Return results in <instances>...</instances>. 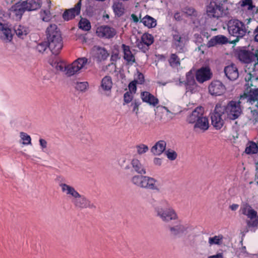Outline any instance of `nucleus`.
I'll use <instances>...</instances> for the list:
<instances>
[{
    "label": "nucleus",
    "mask_w": 258,
    "mask_h": 258,
    "mask_svg": "<svg viewBox=\"0 0 258 258\" xmlns=\"http://www.w3.org/2000/svg\"><path fill=\"white\" fill-rule=\"evenodd\" d=\"M45 33L48 48L53 54H59L62 48L63 43L61 34L57 26L55 24H49Z\"/></svg>",
    "instance_id": "obj_1"
},
{
    "label": "nucleus",
    "mask_w": 258,
    "mask_h": 258,
    "mask_svg": "<svg viewBox=\"0 0 258 258\" xmlns=\"http://www.w3.org/2000/svg\"><path fill=\"white\" fill-rule=\"evenodd\" d=\"M204 112L202 107H197L187 118L186 120L189 123L195 124L194 127L196 131L205 132L209 128V120L204 115Z\"/></svg>",
    "instance_id": "obj_2"
},
{
    "label": "nucleus",
    "mask_w": 258,
    "mask_h": 258,
    "mask_svg": "<svg viewBox=\"0 0 258 258\" xmlns=\"http://www.w3.org/2000/svg\"><path fill=\"white\" fill-rule=\"evenodd\" d=\"M206 14L210 18L218 19L229 14L227 1L212 0L206 7Z\"/></svg>",
    "instance_id": "obj_3"
},
{
    "label": "nucleus",
    "mask_w": 258,
    "mask_h": 258,
    "mask_svg": "<svg viewBox=\"0 0 258 258\" xmlns=\"http://www.w3.org/2000/svg\"><path fill=\"white\" fill-rule=\"evenodd\" d=\"M87 62L85 57L79 58L74 61L71 64L66 65L62 63H57L55 68L64 73L67 77H71L78 73L82 69Z\"/></svg>",
    "instance_id": "obj_4"
},
{
    "label": "nucleus",
    "mask_w": 258,
    "mask_h": 258,
    "mask_svg": "<svg viewBox=\"0 0 258 258\" xmlns=\"http://www.w3.org/2000/svg\"><path fill=\"white\" fill-rule=\"evenodd\" d=\"M243 101L240 97L238 101H230L225 105H223L221 103V107L227 118L234 120L238 118L242 112L241 105Z\"/></svg>",
    "instance_id": "obj_5"
},
{
    "label": "nucleus",
    "mask_w": 258,
    "mask_h": 258,
    "mask_svg": "<svg viewBox=\"0 0 258 258\" xmlns=\"http://www.w3.org/2000/svg\"><path fill=\"white\" fill-rule=\"evenodd\" d=\"M227 26L229 33L236 37L232 42L234 43L238 42L239 39L242 38L247 32L245 25L237 19L230 20L228 21Z\"/></svg>",
    "instance_id": "obj_6"
},
{
    "label": "nucleus",
    "mask_w": 258,
    "mask_h": 258,
    "mask_svg": "<svg viewBox=\"0 0 258 258\" xmlns=\"http://www.w3.org/2000/svg\"><path fill=\"white\" fill-rule=\"evenodd\" d=\"M240 212L246 216L249 220L246 221V224L248 227H258V215L251 206L247 203H243L240 209Z\"/></svg>",
    "instance_id": "obj_7"
},
{
    "label": "nucleus",
    "mask_w": 258,
    "mask_h": 258,
    "mask_svg": "<svg viewBox=\"0 0 258 258\" xmlns=\"http://www.w3.org/2000/svg\"><path fill=\"white\" fill-rule=\"evenodd\" d=\"M212 124L217 130L220 129L223 125L224 120L227 118L221 107V103H217L214 112L211 114Z\"/></svg>",
    "instance_id": "obj_8"
},
{
    "label": "nucleus",
    "mask_w": 258,
    "mask_h": 258,
    "mask_svg": "<svg viewBox=\"0 0 258 258\" xmlns=\"http://www.w3.org/2000/svg\"><path fill=\"white\" fill-rule=\"evenodd\" d=\"M156 215L163 221L168 222L171 220L178 219V216L175 211L172 207L163 209L162 207H157L155 209Z\"/></svg>",
    "instance_id": "obj_9"
},
{
    "label": "nucleus",
    "mask_w": 258,
    "mask_h": 258,
    "mask_svg": "<svg viewBox=\"0 0 258 258\" xmlns=\"http://www.w3.org/2000/svg\"><path fill=\"white\" fill-rule=\"evenodd\" d=\"M72 202L77 209H95V205L92 203L85 196L78 193L77 196L72 200Z\"/></svg>",
    "instance_id": "obj_10"
},
{
    "label": "nucleus",
    "mask_w": 258,
    "mask_h": 258,
    "mask_svg": "<svg viewBox=\"0 0 258 258\" xmlns=\"http://www.w3.org/2000/svg\"><path fill=\"white\" fill-rule=\"evenodd\" d=\"M154 41V37L150 34L144 33L140 40H138L136 42L137 47L144 52L148 51L149 46L152 45Z\"/></svg>",
    "instance_id": "obj_11"
},
{
    "label": "nucleus",
    "mask_w": 258,
    "mask_h": 258,
    "mask_svg": "<svg viewBox=\"0 0 258 258\" xmlns=\"http://www.w3.org/2000/svg\"><path fill=\"white\" fill-rule=\"evenodd\" d=\"M240 97L242 101L245 100L247 102H249L251 104L256 102L255 106L258 107V88H256V86H254V88L250 87L249 92L247 93H244Z\"/></svg>",
    "instance_id": "obj_12"
},
{
    "label": "nucleus",
    "mask_w": 258,
    "mask_h": 258,
    "mask_svg": "<svg viewBox=\"0 0 258 258\" xmlns=\"http://www.w3.org/2000/svg\"><path fill=\"white\" fill-rule=\"evenodd\" d=\"M96 33L98 37L107 39L112 38L116 34L115 29L108 26H101L98 27Z\"/></svg>",
    "instance_id": "obj_13"
},
{
    "label": "nucleus",
    "mask_w": 258,
    "mask_h": 258,
    "mask_svg": "<svg viewBox=\"0 0 258 258\" xmlns=\"http://www.w3.org/2000/svg\"><path fill=\"white\" fill-rule=\"evenodd\" d=\"M82 6V0L79 1L75 5L73 8L66 10L62 15V18L65 21H69L74 19L75 16L80 14Z\"/></svg>",
    "instance_id": "obj_14"
},
{
    "label": "nucleus",
    "mask_w": 258,
    "mask_h": 258,
    "mask_svg": "<svg viewBox=\"0 0 258 258\" xmlns=\"http://www.w3.org/2000/svg\"><path fill=\"white\" fill-rule=\"evenodd\" d=\"M57 179V180L61 179L58 182V185L61 188V192L68 197L72 198V200L74 199L79 193V192L77 191L73 186L63 182L64 180L62 178L58 177Z\"/></svg>",
    "instance_id": "obj_15"
},
{
    "label": "nucleus",
    "mask_w": 258,
    "mask_h": 258,
    "mask_svg": "<svg viewBox=\"0 0 258 258\" xmlns=\"http://www.w3.org/2000/svg\"><path fill=\"white\" fill-rule=\"evenodd\" d=\"M226 88L223 83L219 81H213L209 86V92L215 96H219L223 94L225 91Z\"/></svg>",
    "instance_id": "obj_16"
},
{
    "label": "nucleus",
    "mask_w": 258,
    "mask_h": 258,
    "mask_svg": "<svg viewBox=\"0 0 258 258\" xmlns=\"http://www.w3.org/2000/svg\"><path fill=\"white\" fill-rule=\"evenodd\" d=\"M212 74L208 67H203L198 70L196 72V79L200 83L210 80Z\"/></svg>",
    "instance_id": "obj_17"
},
{
    "label": "nucleus",
    "mask_w": 258,
    "mask_h": 258,
    "mask_svg": "<svg viewBox=\"0 0 258 258\" xmlns=\"http://www.w3.org/2000/svg\"><path fill=\"white\" fill-rule=\"evenodd\" d=\"M123 53V58L126 61V64L132 66L136 62L135 55L131 50L130 47L124 44L121 46Z\"/></svg>",
    "instance_id": "obj_18"
},
{
    "label": "nucleus",
    "mask_w": 258,
    "mask_h": 258,
    "mask_svg": "<svg viewBox=\"0 0 258 258\" xmlns=\"http://www.w3.org/2000/svg\"><path fill=\"white\" fill-rule=\"evenodd\" d=\"M224 73L228 79L231 81L236 80L239 76V72L236 66L231 63L225 67Z\"/></svg>",
    "instance_id": "obj_19"
},
{
    "label": "nucleus",
    "mask_w": 258,
    "mask_h": 258,
    "mask_svg": "<svg viewBox=\"0 0 258 258\" xmlns=\"http://www.w3.org/2000/svg\"><path fill=\"white\" fill-rule=\"evenodd\" d=\"M185 86L187 91L192 92L197 87V84L195 80L194 76L192 73L188 72L186 75V80L183 82H180Z\"/></svg>",
    "instance_id": "obj_20"
},
{
    "label": "nucleus",
    "mask_w": 258,
    "mask_h": 258,
    "mask_svg": "<svg viewBox=\"0 0 258 258\" xmlns=\"http://www.w3.org/2000/svg\"><path fill=\"white\" fill-rule=\"evenodd\" d=\"M169 229L171 235L173 236H177L181 234H183L187 229V227L178 223L174 226H169Z\"/></svg>",
    "instance_id": "obj_21"
},
{
    "label": "nucleus",
    "mask_w": 258,
    "mask_h": 258,
    "mask_svg": "<svg viewBox=\"0 0 258 258\" xmlns=\"http://www.w3.org/2000/svg\"><path fill=\"white\" fill-rule=\"evenodd\" d=\"M141 98L144 102L154 106L157 105L159 103L158 99L153 95L147 91L141 93Z\"/></svg>",
    "instance_id": "obj_22"
},
{
    "label": "nucleus",
    "mask_w": 258,
    "mask_h": 258,
    "mask_svg": "<svg viewBox=\"0 0 258 258\" xmlns=\"http://www.w3.org/2000/svg\"><path fill=\"white\" fill-rule=\"evenodd\" d=\"M240 7L244 10L257 14L258 9L253 4L252 0H241L239 3Z\"/></svg>",
    "instance_id": "obj_23"
},
{
    "label": "nucleus",
    "mask_w": 258,
    "mask_h": 258,
    "mask_svg": "<svg viewBox=\"0 0 258 258\" xmlns=\"http://www.w3.org/2000/svg\"><path fill=\"white\" fill-rule=\"evenodd\" d=\"M166 143L163 140L157 142L151 149V152L154 155H160L165 151Z\"/></svg>",
    "instance_id": "obj_24"
},
{
    "label": "nucleus",
    "mask_w": 258,
    "mask_h": 258,
    "mask_svg": "<svg viewBox=\"0 0 258 258\" xmlns=\"http://www.w3.org/2000/svg\"><path fill=\"white\" fill-rule=\"evenodd\" d=\"M144 179L143 188L159 190V188L156 185L157 180L155 179L148 176H145Z\"/></svg>",
    "instance_id": "obj_25"
},
{
    "label": "nucleus",
    "mask_w": 258,
    "mask_h": 258,
    "mask_svg": "<svg viewBox=\"0 0 258 258\" xmlns=\"http://www.w3.org/2000/svg\"><path fill=\"white\" fill-rule=\"evenodd\" d=\"M22 4L24 8L28 11H34L40 7L39 0H26L23 1Z\"/></svg>",
    "instance_id": "obj_26"
},
{
    "label": "nucleus",
    "mask_w": 258,
    "mask_h": 258,
    "mask_svg": "<svg viewBox=\"0 0 258 258\" xmlns=\"http://www.w3.org/2000/svg\"><path fill=\"white\" fill-rule=\"evenodd\" d=\"M228 42V38L223 35H217L213 37L209 41L208 45L212 47L217 44H224Z\"/></svg>",
    "instance_id": "obj_27"
},
{
    "label": "nucleus",
    "mask_w": 258,
    "mask_h": 258,
    "mask_svg": "<svg viewBox=\"0 0 258 258\" xmlns=\"http://www.w3.org/2000/svg\"><path fill=\"white\" fill-rule=\"evenodd\" d=\"M26 10L24 8L22 3L21 4H16L12 7L11 11L13 13L16 19L20 20Z\"/></svg>",
    "instance_id": "obj_28"
},
{
    "label": "nucleus",
    "mask_w": 258,
    "mask_h": 258,
    "mask_svg": "<svg viewBox=\"0 0 258 258\" xmlns=\"http://www.w3.org/2000/svg\"><path fill=\"white\" fill-rule=\"evenodd\" d=\"M131 165L134 170L139 174H146V171L144 165L137 159H133Z\"/></svg>",
    "instance_id": "obj_29"
},
{
    "label": "nucleus",
    "mask_w": 258,
    "mask_h": 258,
    "mask_svg": "<svg viewBox=\"0 0 258 258\" xmlns=\"http://www.w3.org/2000/svg\"><path fill=\"white\" fill-rule=\"evenodd\" d=\"M112 87V82L110 76L104 77L101 81L100 90L103 91H110Z\"/></svg>",
    "instance_id": "obj_30"
},
{
    "label": "nucleus",
    "mask_w": 258,
    "mask_h": 258,
    "mask_svg": "<svg viewBox=\"0 0 258 258\" xmlns=\"http://www.w3.org/2000/svg\"><path fill=\"white\" fill-rule=\"evenodd\" d=\"M239 60L244 63H249L251 61L252 53L246 50H241L238 52Z\"/></svg>",
    "instance_id": "obj_31"
},
{
    "label": "nucleus",
    "mask_w": 258,
    "mask_h": 258,
    "mask_svg": "<svg viewBox=\"0 0 258 258\" xmlns=\"http://www.w3.org/2000/svg\"><path fill=\"white\" fill-rule=\"evenodd\" d=\"M14 30L17 36L21 39H23L29 32L27 27L22 25L15 26Z\"/></svg>",
    "instance_id": "obj_32"
},
{
    "label": "nucleus",
    "mask_w": 258,
    "mask_h": 258,
    "mask_svg": "<svg viewBox=\"0 0 258 258\" xmlns=\"http://www.w3.org/2000/svg\"><path fill=\"white\" fill-rule=\"evenodd\" d=\"M0 38L6 42L11 41L13 38V34L11 29L4 27L0 31Z\"/></svg>",
    "instance_id": "obj_33"
},
{
    "label": "nucleus",
    "mask_w": 258,
    "mask_h": 258,
    "mask_svg": "<svg viewBox=\"0 0 258 258\" xmlns=\"http://www.w3.org/2000/svg\"><path fill=\"white\" fill-rule=\"evenodd\" d=\"M140 18L141 19L140 22H142L145 26L149 28L155 27L157 25L156 20L149 15H146L142 19L140 16Z\"/></svg>",
    "instance_id": "obj_34"
},
{
    "label": "nucleus",
    "mask_w": 258,
    "mask_h": 258,
    "mask_svg": "<svg viewBox=\"0 0 258 258\" xmlns=\"http://www.w3.org/2000/svg\"><path fill=\"white\" fill-rule=\"evenodd\" d=\"M94 49L96 51V56L100 60H105L108 57L109 53L105 48L95 46Z\"/></svg>",
    "instance_id": "obj_35"
},
{
    "label": "nucleus",
    "mask_w": 258,
    "mask_h": 258,
    "mask_svg": "<svg viewBox=\"0 0 258 258\" xmlns=\"http://www.w3.org/2000/svg\"><path fill=\"white\" fill-rule=\"evenodd\" d=\"M173 43L176 49L181 50L184 46L183 39L178 32L173 35Z\"/></svg>",
    "instance_id": "obj_36"
},
{
    "label": "nucleus",
    "mask_w": 258,
    "mask_h": 258,
    "mask_svg": "<svg viewBox=\"0 0 258 258\" xmlns=\"http://www.w3.org/2000/svg\"><path fill=\"white\" fill-rule=\"evenodd\" d=\"M144 177L145 175L143 174L136 175L133 176L131 181L137 187L143 188L145 180Z\"/></svg>",
    "instance_id": "obj_37"
},
{
    "label": "nucleus",
    "mask_w": 258,
    "mask_h": 258,
    "mask_svg": "<svg viewBox=\"0 0 258 258\" xmlns=\"http://www.w3.org/2000/svg\"><path fill=\"white\" fill-rule=\"evenodd\" d=\"M112 8L115 15L118 17L122 16L124 13V8L122 3L119 2H114Z\"/></svg>",
    "instance_id": "obj_38"
},
{
    "label": "nucleus",
    "mask_w": 258,
    "mask_h": 258,
    "mask_svg": "<svg viewBox=\"0 0 258 258\" xmlns=\"http://www.w3.org/2000/svg\"><path fill=\"white\" fill-rule=\"evenodd\" d=\"M182 12L187 17H190L191 18L198 17V12L192 7L187 6L182 9Z\"/></svg>",
    "instance_id": "obj_39"
},
{
    "label": "nucleus",
    "mask_w": 258,
    "mask_h": 258,
    "mask_svg": "<svg viewBox=\"0 0 258 258\" xmlns=\"http://www.w3.org/2000/svg\"><path fill=\"white\" fill-rule=\"evenodd\" d=\"M168 62L170 66L173 68H178L180 66V61L179 57L175 53H172Z\"/></svg>",
    "instance_id": "obj_40"
},
{
    "label": "nucleus",
    "mask_w": 258,
    "mask_h": 258,
    "mask_svg": "<svg viewBox=\"0 0 258 258\" xmlns=\"http://www.w3.org/2000/svg\"><path fill=\"white\" fill-rule=\"evenodd\" d=\"M223 238V236L222 234L210 237L209 238V243L210 246L214 244L221 245L222 243Z\"/></svg>",
    "instance_id": "obj_41"
},
{
    "label": "nucleus",
    "mask_w": 258,
    "mask_h": 258,
    "mask_svg": "<svg viewBox=\"0 0 258 258\" xmlns=\"http://www.w3.org/2000/svg\"><path fill=\"white\" fill-rule=\"evenodd\" d=\"M258 152V147L254 142L248 144L245 150V152L247 154H255Z\"/></svg>",
    "instance_id": "obj_42"
},
{
    "label": "nucleus",
    "mask_w": 258,
    "mask_h": 258,
    "mask_svg": "<svg viewBox=\"0 0 258 258\" xmlns=\"http://www.w3.org/2000/svg\"><path fill=\"white\" fill-rule=\"evenodd\" d=\"M79 28L84 31H89L91 29V24L89 20L85 18H81L79 23Z\"/></svg>",
    "instance_id": "obj_43"
},
{
    "label": "nucleus",
    "mask_w": 258,
    "mask_h": 258,
    "mask_svg": "<svg viewBox=\"0 0 258 258\" xmlns=\"http://www.w3.org/2000/svg\"><path fill=\"white\" fill-rule=\"evenodd\" d=\"M257 78L253 76L250 73L247 74L245 77V80L246 82V85L250 88L255 86L253 82H257Z\"/></svg>",
    "instance_id": "obj_44"
},
{
    "label": "nucleus",
    "mask_w": 258,
    "mask_h": 258,
    "mask_svg": "<svg viewBox=\"0 0 258 258\" xmlns=\"http://www.w3.org/2000/svg\"><path fill=\"white\" fill-rule=\"evenodd\" d=\"M89 87L87 82H77L76 84V89L81 92H85Z\"/></svg>",
    "instance_id": "obj_45"
},
{
    "label": "nucleus",
    "mask_w": 258,
    "mask_h": 258,
    "mask_svg": "<svg viewBox=\"0 0 258 258\" xmlns=\"http://www.w3.org/2000/svg\"><path fill=\"white\" fill-rule=\"evenodd\" d=\"M40 15L41 19L44 22H49L51 19L50 11L48 10L41 11Z\"/></svg>",
    "instance_id": "obj_46"
},
{
    "label": "nucleus",
    "mask_w": 258,
    "mask_h": 258,
    "mask_svg": "<svg viewBox=\"0 0 258 258\" xmlns=\"http://www.w3.org/2000/svg\"><path fill=\"white\" fill-rule=\"evenodd\" d=\"M21 139L23 141L22 144L23 145H31V139L29 135L24 132L20 133Z\"/></svg>",
    "instance_id": "obj_47"
},
{
    "label": "nucleus",
    "mask_w": 258,
    "mask_h": 258,
    "mask_svg": "<svg viewBox=\"0 0 258 258\" xmlns=\"http://www.w3.org/2000/svg\"><path fill=\"white\" fill-rule=\"evenodd\" d=\"M165 154L170 160H174L177 157L176 152L172 150L169 149L165 151Z\"/></svg>",
    "instance_id": "obj_48"
},
{
    "label": "nucleus",
    "mask_w": 258,
    "mask_h": 258,
    "mask_svg": "<svg viewBox=\"0 0 258 258\" xmlns=\"http://www.w3.org/2000/svg\"><path fill=\"white\" fill-rule=\"evenodd\" d=\"M47 42H42L38 44L36 47L37 50L40 52H43L48 47Z\"/></svg>",
    "instance_id": "obj_49"
},
{
    "label": "nucleus",
    "mask_w": 258,
    "mask_h": 258,
    "mask_svg": "<svg viewBox=\"0 0 258 258\" xmlns=\"http://www.w3.org/2000/svg\"><path fill=\"white\" fill-rule=\"evenodd\" d=\"M137 152L139 154L146 153L149 149L147 146L141 144L137 146Z\"/></svg>",
    "instance_id": "obj_50"
},
{
    "label": "nucleus",
    "mask_w": 258,
    "mask_h": 258,
    "mask_svg": "<svg viewBox=\"0 0 258 258\" xmlns=\"http://www.w3.org/2000/svg\"><path fill=\"white\" fill-rule=\"evenodd\" d=\"M80 139L84 144L90 143L92 141V137L89 134H83Z\"/></svg>",
    "instance_id": "obj_51"
},
{
    "label": "nucleus",
    "mask_w": 258,
    "mask_h": 258,
    "mask_svg": "<svg viewBox=\"0 0 258 258\" xmlns=\"http://www.w3.org/2000/svg\"><path fill=\"white\" fill-rule=\"evenodd\" d=\"M248 253L246 252L245 246H242L240 249V252L238 255L239 258H245L248 256Z\"/></svg>",
    "instance_id": "obj_52"
},
{
    "label": "nucleus",
    "mask_w": 258,
    "mask_h": 258,
    "mask_svg": "<svg viewBox=\"0 0 258 258\" xmlns=\"http://www.w3.org/2000/svg\"><path fill=\"white\" fill-rule=\"evenodd\" d=\"M124 101L126 103H130L133 99V96L132 94V92H127L124 94Z\"/></svg>",
    "instance_id": "obj_53"
},
{
    "label": "nucleus",
    "mask_w": 258,
    "mask_h": 258,
    "mask_svg": "<svg viewBox=\"0 0 258 258\" xmlns=\"http://www.w3.org/2000/svg\"><path fill=\"white\" fill-rule=\"evenodd\" d=\"M141 103L137 101L136 100L134 101L131 105L133 107V111L136 112V114L138 113L139 110V107Z\"/></svg>",
    "instance_id": "obj_54"
},
{
    "label": "nucleus",
    "mask_w": 258,
    "mask_h": 258,
    "mask_svg": "<svg viewBox=\"0 0 258 258\" xmlns=\"http://www.w3.org/2000/svg\"><path fill=\"white\" fill-rule=\"evenodd\" d=\"M135 81H137L138 84H142L144 82V77L143 74L138 73L137 80H135Z\"/></svg>",
    "instance_id": "obj_55"
},
{
    "label": "nucleus",
    "mask_w": 258,
    "mask_h": 258,
    "mask_svg": "<svg viewBox=\"0 0 258 258\" xmlns=\"http://www.w3.org/2000/svg\"><path fill=\"white\" fill-rule=\"evenodd\" d=\"M137 81H133L132 82H131L129 85H128V88H129V90L130 91V92H131V91H133V92H135L137 90V86H136V84H137Z\"/></svg>",
    "instance_id": "obj_56"
},
{
    "label": "nucleus",
    "mask_w": 258,
    "mask_h": 258,
    "mask_svg": "<svg viewBox=\"0 0 258 258\" xmlns=\"http://www.w3.org/2000/svg\"><path fill=\"white\" fill-rule=\"evenodd\" d=\"M120 58L118 53L115 52L111 54L110 60L113 62H116L117 60Z\"/></svg>",
    "instance_id": "obj_57"
},
{
    "label": "nucleus",
    "mask_w": 258,
    "mask_h": 258,
    "mask_svg": "<svg viewBox=\"0 0 258 258\" xmlns=\"http://www.w3.org/2000/svg\"><path fill=\"white\" fill-rule=\"evenodd\" d=\"M40 145L42 149H44L47 147V143L46 140L43 139L39 140Z\"/></svg>",
    "instance_id": "obj_58"
},
{
    "label": "nucleus",
    "mask_w": 258,
    "mask_h": 258,
    "mask_svg": "<svg viewBox=\"0 0 258 258\" xmlns=\"http://www.w3.org/2000/svg\"><path fill=\"white\" fill-rule=\"evenodd\" d=\"M174 18L175 19V20L178 21H180L182 19L180 13L178 12H177L174 14Z\"/></svg>",
    "instance_id": "obj_59"
},
{
    "label": "nucleus",
    "mask_w": 258,
    "mask_h": 258,
    "mask_svg": "<svg viewBox=\"0 0 258 258\" xmlns=\"http://www.w3.org/2000/svg\"><path fill=\"white\" fill-rule=\"evenodd\" d=\"M251 112L253 114V115L254 116V119L255 120V122H258V110L254 109L253 110H251Z\"/></svg>",
    "instance_id": "obj_60"
},
{
    "label": "nucleus",
    "mask_w": 258,
    "mask_h": 258,
    "mask_svg": "<svg viewBox=\"0 0 258 258\" xmlns=\"http://www.w3.org/2000/svg\"><path fill=\"white\" fill-rule=\"evenodd\" d=\"M154 163L155 165H158V166H160L161 165V164H162L161 159H160V158H155L154 159Z\"/></svg>",
    "instance_id": "obj_61"
},
{
    "label": "nucleus",
    "mask_w": 258,
    "mask_h": 258,
    "mask_svg": "<svg viewBox=\"0 0 258 258\" xmlns=\"http://www.w3.org/2000/svg\"><path fill=\"white\" fill-rule=\"evenodd\" d=\"M208 258H224L222 253H219L217 254L209 256Z\"/></svg>",
    "instance_id": "obj_62"
},
{
    "label": "nucleus",
    "mask_w": 258,
    "mask_h": 258,
    "mask_svg": "<svg viewBox=\"0 0 258 258\" xmlns=\"http://www.w3.org/2000/svg\"><path fill=\"white\" fill-rule=\"evenodd\" d=\"M239 207V205L238 204H233L230 206L229 208L232 211L236 210Z\"/></svg>",
    "instance_id": "obj_63"
},
{
    "label": "nucleus",
    "mask_w": 258,
    "mask_h": 258,
    "mask_svg": "<svg viewBox=\"0 0 258 258\" xmlns=\"http://www.w3.org/2000/svg\"><path fill=\"white\" fill-rule=\"evenodd\" d=\"M131 17L135 22L137 23L139 21V19L135 14H132Z\"/></svg>",
    "instance_id": "obj_64"
}]
</instances>
